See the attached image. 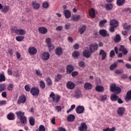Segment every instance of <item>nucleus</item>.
I'll return each mask as SVG.
<instances>
[{"label": "nucleus", "instance_id": "1", "mask_svg": "<svg viewBox=\"0 0 131 131\" xmlns=\"http://www.w3.org/2000/svg\"><path fill=\"white\" fill-rule=\"evenodd\" d=\"M110 90L111 92L116 93L117 95L120 94L121 92V89L119 86H116V84H112L110 85Z\"/></svg>", "mask_w": 131, "mask_h": 131}, {"label": "nucleus", "instance_id": "2", "mask_svg": "<svg viewBox=\"0 0 131 131\" xmlns=\"http://www.w3.org/2000/svg\"><path fill=\"white\" fill-rule=\"evenodd\" d=\"M49 97L50 99H52L53 102L54 103H58L60 101V99H61V97L60 96L55 94L54 92H51L49 95Z\"/></svg>", "mask_w": 131, "mask_h": 131}, {"label": "nucleus", "instance_id": "3", "mask_svg": "<svg viewBox=\"0 0 131 131\" xmlns=\"http://www.w3.org/2000/svg\"><path fill=\"white\" fill-rule=\"evenodd\" d=\"M30 93L32 96H38L39 95V89L37 87H33L30 90Z\"/></svg>", "mask_w": 131, "mask_h": 131}, {"label": "nucleus", "instance_id": "4", "mask_svg": "<svg viewBox=\"0 0 131 131\" xmlns=\"http://www.w3.org/2000/svg\"><path fill=\"white\" fill-rule=\"evenodd\" d=\"M76 112L77 114H83V113H84V106L78 105L76 108Z\"/></svg>", "mask_w": 131, "mask_h": 131}, {"label": "nucleus", "instance_id": "5", "mask_svg": "<svg viewBox=\"0 0 131 131\" xmlns=\"http://www.w3.org/2000/svg\"><path fill=\"white\" fill-rule=\"evenodd\" d=\"M46 43H47V45L48 48H49V51H50V52H51V50H53V49L54 48V45H53L51 43L52 41V39H51V38L48 37L46 39Z\"/></svg>", "mask_w": 131, "mask_h": 131}, {"label": "nucleus", "instance_id": "6", "mask_svg": "<svg viewBox=\"0 0 131 131\" xmlns=\"http://www.w3.org/2000/svg\"><path fill=\"white\" fill-rule=\"evenodd\" d=\"M41 57L43 61H48L50 59V53L45 52L41 54Z\"/></svg>", "mask_w": 131, "mask_h": 131}, {"label": "nucleus", "instance_id": "7", "mask_svg": "<svg viewBox=\"0 0 131 131\" xmlns=\"http://www.w3.org/2000/svg\"><path fill=\"white\" fill-rule=\"evenodd\" d=\"M12 30L14 32H15L16 34H19V35H23L26 33V31L23 29H12Z\"/></svg>", "mask_w": 131, "mask_h": 131}, {"label": "nucleus", "instance_id": "8", "mask_svg": "<svg viewBox=\"0 0 131 131\" xmlns=\"http://www.w3.org/2000/svg\"><path fill=\"white\" fill-rule=\"evenodd\" d=\"M28 52L30 55L33 56L37 53V50L34 47H30L28 49Z\"/></svg>", "mask_w": 131, "mask_h": 131}, {"label": "nucleus", "instance_id": "9", "mask_svg": "<svg viewBox=\"0 0 131 131\" xmlns=\"http://www.w3.org/2000/svg\"><path fill=\"white\" fill-rule=\"evenodd\" d=\"M26 102V96L25 95L21 96L17 100V104H24Z\"/></svg>", "mask_w": 131, "mask_h": 131}, {"label": "nucleus", "instance_id": "10", "mask_svg": "<svg viewBox=\"0 0 131 131\" xmlns=\"http://www.w3.org/2000/svg\"><path fill=\"white\" fill-rule=\"evenodd\" d=\"M99 47V45L98 44H92L90 46V51L91 52V53H94L95 51H97L98 50V48Z\"/></svg>", "mask_w": 131, "mask_h": 131}, {"label": "nucleus", "instance_id": "11", "mask_svg": "<svg viewBox=\"0 0 131 131\" xmlns=\"http://www.w3.org/2000/svg\"><path fill=\"white\" fill-rule=\"evenodd\" d=\"M119 52H122L123 55H127L128 51L126 50V48L123 45H121L120 48L119 49Z\"/></svg>", "mask_w": 131, "mask_h": 131}, {"label": "nucleus", "instance_id": "12", "mask_svg": "<svg viewBox=\"0 0 131 131\" xmlns=\"http://www.w3.org/2000/svg\"><path fill=\"white\" fill-rule=\"evenodd\" d=\"M124 112H125V108L123 107H120L117 110V113L120 116H122L124 114Z\"/></svg>", "mask_w": 131, "mask_h": 131}, {"label": "nucleus", "instance_id": "13", "mask_svg": "<svg viewBox=\"0 0 131 131\" xmlns=\"http://www.w3.org/2000/svg\"><path fill=\"white\" fill-rule=\"evenodd\" d=\"M82 97V94H81V92L79 90H76L75 91V94L74 95V97L76 99H79Z\"/></svg>", "mask_w": 131, "mask_h": 131}, {"label": "nucleus", "instance_id": "14", "mask_svg": "<svg viewBox=\"0 0 131 131\" xmlns=\"http://www.w3.org/2000/svg\"><path fill=\"white\" fill-rule=\"evenodd\" d=\"M110 25L111 26H114L115 27H118V21L116 19H112L110 22Z\"/></svg>", "mask_w": 131, "mask_h": 131}, {"label": "nucleus", "instance_id": "15", "mask_svg": "<svg viewBox=\"0 0 131 131\" xmlns=\"http://www.w3.org/2000/svg\"><path fill=\"white\" fill-rule=\"evenodd\" d=\"M67 86L69 90H73L75 88V84L72 81H69L67 83Z\"/></svg>", "mask_w": 131, "mask_h": 131}, {"label": "nucleus", "instance_id": "16", "mask_svg": "<svg viewBox=\"0 0 131 131\" xmlns=\"http://www.w3.org/2000/svg\"><path fill=\"white\" fill-rule=\"evenodd\" d=\"M38 31L41 34H46L48 32V29L45 27H40L38 28Z\"/></svg>", "mask_w": 131, "mask_h": 131}, {"label": "nucleus", "instance_id": "17", "mask_svg": "<svg viewBox=\"0 0 131 131\" xmlns=\"http://www.w3.org/2000/svg\"><path fill=\"white\" fill-rule=\"evenodd\" d=\"M55 54L57 56H61L63 54V50L61 47H57L55 50Z\"/></svg>", "mask_w": 131, "mask_h": 131}, {"label": "nucleus", "instance_id": "18", "mask_svg": "<svg viewBox=\"0 0 131 131\" xmlns=\"http://www.w3.org/2000/svg\"><path fill=\"white\" fill-rule=\"evenodd\" d=\"M99 34L102 36H109V34L107 33V31L105 29H102L99 31Z\"/></svg>", "mask_w": 131, "mask_h": 131}, {"label": "nucleus", "instance_id": "19", "mask_svg": "<svg viewBox=\"0 0 131 131\" xmlns=\"http://www.w3.org/2000/svg\"><path fill=\"white\" fill-rule=\"evenodd\" d=\"M92 55V52L90 50H84L83 52V56L85 58H90Z\"/></svg>", "mask_w": 131, "mask_h": 131}, {"label": "nucleus", "instance_id": "20", "mask_svg": "<svg viewBox=\"0 0 131 131\" xmlns=\"http://www.w3.org/2000/svg\"><path fill=\"white\" fill-rule=\"evenodd\" d=\"M88 129V126L85 123H82L80 127H79V130L80 131L86 130Z\"/></svg>", "mask_w": 131, "mask_h": 131}, {"label": "nucleus", "instance_id": "21", "mask_svg": "<svg viewBox=\"0 0 131 131\" xmlns=\"http://www.w3.org/2000/svg\"><path fill=\"white\" fill-rule=\"evenodd\" d=\"M63 14L66 19H69L71 17V12L68 10H64Z\"/></svg>", "mask_w": 131, "mask_h": 131}, {"label": "nucleus", "instance_id": "22", "mask_svg": "<svg viewBox=\"0 0 131 131\" xmlns=\"http://www.w3.org/2000/svg\"><path fill=\"white\" fill-rule=\"evenodd\" d=\"M32 6L35 10H38L40 8V4L35 2H32Z\"/></svg>", "mask_w": 131, "mask_h": 131}, {"label": "nucleus", "instance_id": "23", "mask_svg": "<svg viewBox=\"0 0 131 131\" xmlns=\"http://www.w3.org/2000/svg\"><path fill=\"white\" fill-rule=\"evenodd\" d=\"M74 70L73 67L71 65L67 66V73L68 74H70Z\"/></svg>", "mask_w": 131, "mask_h": 131}, {"label": "nucleus", "instance_id": "24", "mask_svg": "<svg viewBox=\"0 0 131 131\" xmlns=\"http://www.w3.org/2000/svg\"><path fill=\"white\" fill-rule=\"evenodd\" d=\"M99 55L100 56H102V60H105V59H106V56L107 55V54L106 53V52H105V51H104V50H100V52H99Z\"/></svg>", "mask_w": 131, "mask_h": 131}, {"label": "nucleus", "instance_id": "25", "mask_svg": "<svg viewBox=\"0 0 131 131\" xmlns=\"http://www.w3.org/2000/svg\"><path fill=\"white\" fill-rule=\"evenodd\" d=\"M15 114L17 115L18 118L19 119H20V118L25 117L24 115L25 113L21 111H18V112H16L15 113Z\"/></svg>", "mask_w": 131, "mask_h": 131}, {"label": "nucleus", "instance_id": "26", "mask_svg": "<svg viewBox=\"0 0 131 131\" xmlns=\"http://www.w3.org/2000/svg\"><path fill=\"white\" fill-rule=\"evenodd\" d=\"M86 30V26L83 25L81 27L78 29V31L81 34H83L84 31Z\"/></svg>", "mask_w": 131, "mask_h": 131}, {"label": "nucleus", "instance_id": "27", "mask_svg": "<svg viewBox=\"0 0 131 131\" xmlns=\"http://www.w3.org/2000/svg\"><path fill=\"white\" fill-rule=\"evenodd\" d=\"M8 120H15V114L11 113L7 115Z\"/></svg>", "mask_w": 131, "mask_h": 131}, {"label": "nucleus", "instance_id": "28", "mask_svg": "<svg viewBox=\"0 0 131 131\" xmlns=\"http://www.w3.org/2000/svg\"><path fill=\"white\" fill-rule=\"evenodd\" d=\"M105 8L107 11H111L113 9V4L111 3H107L105 4Z\"/></svg>", "mask_w": 131, "mask_h": 131}, {"label": "nucleus", "instance_id": "29", "mask_svg": "<svg viewBox=\"0 0 131 131\" xmlns=\"http://www.w3.org/2000/svg\"><path fill=\"white\" fill-rule=\"evenodd\" d=\"M61 79H62V75L60 74H57L55 77V81H56V82H58L60 81Z\"/></svg>", "mask_w": 131, "mask_h": 131}, {"label": "nucleus", "instance_id": "30", "mask_svg": "<svg viewBox=\"0 0 131 131\" xmlns=\"http://www.w3.org/2000/svg\"><path fill=\"white\" fill-rule=\"evenodd\" d=\"M2 10V12L3 13H8L9 12V10H10V7L8 6H3Z\"/></svg>", "mask_w": 131, "mask_h": 131}, {"label": "nucleus", "instance_id": "31", "mask_svg": "<svg viewBox=\"0 0 131 131\" xmlns=\"http://www.w3.org/2000/svg\"><path fill=\"white\" fill-rule=\"evenodd\" d=\"M114 40L115 42H118L121 40V37L120 36V34H117L115 37H114Z\"/></svg>", "mask_w": 131, "mask_h": 131}, {"label": "nucleus", "instance_id": "32", "mask_svg": "<svg viewBox=\"0 0 131 131\" xmlns=\"http://www.w3.org/2000/svg\"><path fill=\"white\" fill-rule=\"evenodd\" d=\"M3 81H6V76L4 72L0 74V82H3Z\"/></svg>", "mask_w": 131, "mask_h": 131}, {"label": "nucleus", "instance_id": "33", "mask_svg": "<svg viewBox=\"0 0 131 131\" xmlns=\"http://www.w3.org/2000/svg\"><path fill=\"white\" fill-rule=\"evenodd\" d=\"M89 14L90 15L91 17L92 18H95L96 16V13L95 12V9L92 8L89 10Z\"/></svg>", "mask_w": 131, "mask_h": 131}, {"label": "nucleus", "instance_id": "34", "mask_svg": "<svg viewBox=\"0 0 131 131\" xmlns=\"http://www.w3.org/2000/svg\"><path fill=\"white\" fill-rule=\"evenodd\" d=\"M67 119L68 121H74V119H75V116H74V115L71 114L68 117Z\"/></svg>", "mask_w": 131, "mask_h": 131}, {"label": "nucleus", "instance_id": "35", "mask_svg": "<svg viewBox=\"0 0 131 131\" xmlns=\"http://www.w3.org/2000/svg\"><path fill=\"white\" fill-rule=\"evenodd\" d=\"M118 99V96L116 95V94H114L111 96V100L112 101H117Z\"/></svg>", "mask_w": 131, "mask_h": 131}, {"label": "nucleus", "instance_id": "36", "mask_svg": "<svg viewBox=\"0 0 131 131\" xmlns=\"http://www.w3.org/2000/svg\"><path fill=\"white\" fill-rule=\"evenodd\" d=\"M107 23V20L103 19L99 21V26L100 27H104L105 26V24Z\"/></svg>", "mask_w": 131, "mask_h": 131}, {"label": "nucleus", "instance_id": "37", "mask_svg": "<svg viewBox=\"0 0 131 131\" xmlns=\"http://www.w3.org/2000/svg\"><path fill=\"white\" fill-rule=\"evenodd\" d=\"M125 3V0H117V6H123Z\"/></svg>", "mask_w": 131, "mask_h": 131}, {"label": "nucleus", "instance_id": "38", "mask_svg": "<svg viewBox=\"0 0 131 131\" xmlns=\"http://www.w3.org/2000/svg\"><path fill=\"white\" fill-rule=\"evenodd\" d=\"M39 86L42 90H45V89L46 88V83H45V81L42 80L40 81Z\"/></svg>", "mask_w": 131, "mask_h": 131}, {"label": "nucleus", "instance_id": "39", "mask_svg": "<svg viewBox=\"0 0 131 131\" xmlns=\"http://www.w3.org/2000/svg\"><path fill=\"white\" fill-rule=\"evenodd\" d=\"M84 88L86 90H91L92 89V84L90 83H85L84 84Z\"/></svg>", "mask_w": 131, "mask_h": 131}, {"label": "nucleus", "instance_id": "40", "mask_svg": "<svg viewBox=\"0 0 131 131\" xmlns=\"http://www.w3.org/2000/svg\"><path fill=\"white\" fill-rule=\"evenodd\" d=\"M72 56H73V58H74L75 59V58L77 59V58L78 57V56H79V52H78L77 51H74L72 53Z\"/></svg>", "mask_w": 131, "mask_h": 131}, {"label": "nucleus", "instance_id": "41", "mask_svg": "<svg viewBox=\"0 0 131 131\" xmlns=\"http://www.w3.org/2000/svg\"><path fill=\"white\" fill-rule=\"evenodd\" d=\"M96 91L99 92H103L104 91V88H103L102 86L97 85L96 87Z\"/></svg>", "mask_w": 131, "mask_h": 131}, {"label": "nucleus", "instance_id": "42", "mask_svg": "<svg viewBox=\"0 0 131 131\" xmlns=\"http://www.w3.org/2000/svg\"><path fill=\"white\" fill-rule=\"evenodd\" d=\"M19 120H20V122L21 123H22V124H26L27 122V119H26V117H25V116L19 119Z\"/></svg>", "mask_w": 131, "mask_h": 131}, {"label": "nucleus", "instance_id": "43", "mask_svg": "<svg viewBox=\"0 0 131 131\" xmlns=\"http://www.w3.org/2000/svg\"><path fill=\"white\" fill-rule=\"evenodd\" d=\"M116 67H117V62H114L111 65L110 69V70H114Z\"/></svg>", "mask_w": 131, "mask_h": 131}, {"label": "nucleus", "instance_id": "44", "mask_svg": "<svg viewBox=\"0 0 131 131\" xmlns=\"http://www.w3.org/2000/svg\"><path fill=\"white\" fill-rule=\"evenodd\" d=\"M46 82L48 85H52L53 84V82L52 81V79L49 77H48L46 79Z\"/></svg>", "mask_w": 131, "mask_h": 131}, {"label": "nucleus", "instance_id": "45", "mask_svg": "<svg viewBox=\"0 0 131 131\" xmlns=\"http://www.w3.org/2000/svg\"><path fill=\"white\" fill-rule=\"evenodd\" d=\"M35 74L37 75V76H38L39 77H41V76H42L41 71H40V70H35Z\"/></svg>", "mask_w": 131, "mask_h": 131}, {"label": "nucleus", "instance_id": "46", "mask_svg": "<svg viewBox=\"0 0 131 131\" xmlns=\"http://www.w3.org/2000/svg\"><path fill=\"white\" fill-rule=\"evenodd\" d=\"M123 28L126 30H129L130 29V25H127V23H125L123 25Z\"/></svg>", "mask_w": 131, "mask_h": 131}, {"label": "nucleus", "instance_id": "47", "mask_svg": "<svg viewBox=\"0 0 131 131\" xmlns=\"http://www.w3.org/2000/svg\"><path fill=\"white\" fill-rule=\"evenodd\" d=\"M73 21H77L80 19V15H74L72 17Z\"/></svg>", "mask_w": 131, "mask_h": 131}, {"label": "nucleus", "instance_id": "48", "mask_svg": "<svg viewBox=\"0 0 131 131\" xmlns=\"http://www.w3.org/2000/svg\"><path fill=\"white\" fill-rule=\"evenodd\" d=\"M16 39L17 41H22L24 39V36H18L16 37Z\"/></svg>", "mask_w": 131, "mask_h": 131}, {"label": "nucleus", "instance_id": "49", "mask_svg": "<svg viewBox=\"0 0 131 131\" xmlns=\"http://www.w3.org/2000/svg\"><path fill=\"white\" fill-rule=\"evenodd\" d=\"M107 100V95H104L101 97L100 101L101 102H105Z\"/></svg>", "mask_w": 131, "mask_h": 131}, {"label": "nucleus", "instance_id": "50", "mask_svg": "<svg viewBox=\"0 0 131 131\" xmlns=\"http://www.w3.org/2000/svg\"><path fill=\"white\" fill-rule=\"evenodd\" d=\"M6 90V85L5 84H0V93Z\"/></svg>", "mask_w": 131, "mask_h": 131}, {"label": "nucleus", "instance_id": "51", "mask_svg": "<svg viewBox=\"0 0 131 131\" xmlns=\"http://www.w3.org/2000/svg\"><path fill=\"white\" fill-rule=\"evenodd\" d=\"M29 122L32 126L34 125L35 122H34V119L33 118V117L30 118Z\"/></svg>", "mask_w": 131, "mask_h": 131}, {"label": "nucleus", "instance_id": "52", "mask_svg": "<svg viewBox=\"0 0 131 131\" xmlns=\"http://www.w3.org/2000/svg\"><path fill=\"white\" fill-rule=\"evenodd\" d=\"M14 89V85L12 83L9 84L7 90L8 91H12Z\"/></svg>", "mask_w": 131, "mask_h": 131}, {"label": "nucleus", "instance_id": "53", "mask_svg": "<svg viewBox=\"0 0 131 131\" xmlns=\"http://www.w3.org/2000/svg\"><path fill=\"white\" fill-rule=\"evenodd\" d=\"M49 6V3L48 2H44L42 4V7L44 9H48Z\"/></svg>", "mask_w": 131, "mask_h": 131}, {"label": "nucleus", "instance_id": "54", "mask_svg": "<svg viewBox=\"0 0 131 131\" xmlns=\"http://www.w3.org/2000/svg\"><path fill=\"white\" fill-rule=\"evenodd\" d=\"M79 66L81 68H84L85 67V63L83 61H79Z\"/></svg>", "mask_w": 131, "mask_h": 131}, {"label": "nucleus", "instance_id": "55", "mask_svg": "<svg viewBox=\"0 0 131 131\" xmlns=\"http://www.w3.org/2000/svg\"><path fill=\"white\" fill-rule=\"evenodd\" d=\"M103 131H115V127L106 128L103 129Z\"/></svg>", "mask_w": 131, "mask_h": 131}, {"label": "nucleus", "instance_id": "56", "mask_svg": "<svg viewBox=\"0 0 131 131\" xmlns=\"http://www.w3.org/2000/svg\"><path fill=\"white\" fill-rule=\"evenodd\" d=\"M115 28H116V27H115L113 26H111L109 28L110 32H114L115 31Z\"/></svg>", "mask_w": 131, "mask_h": 131}, {"label": "nucleus", "instance_id": "57", "mask_svg": "<svg viewBox=\"0 0 131 131\" xmlns=\"http://www.w3.org/2000/svg\"><path fill=\"white\" fill-rule=\"evenodd\" d=\"M55 110H56V111H57V112H61V111H62V107H61V106H55Z\"/></svg>", "mask_w": 131, "mask_h": 131}, {"label": "nucleus", "instance_id": "58", "mask_svg": "<svg viewBox=\"0 0 131 131\" xmlns=\"http://www.w3.org/2000/svg\"><path fill=\"white\" fill-rule=\"evenodd\" d=\"M39 131H46V128L45 126L41 125L39 127Z\"/></svg>", "mask_w": 131, "mask_h": 131}, {"label": "nucleus", "instance_id": "59", "mask_svg": "<svg viewBox=\"0 0 131 131\" xmlns=\"http://www.w3.org/2000/svg\"><path fill=\"white\" fill-rule=\"evenodd\" d=\"M115 73H116V74H121L123 73V70H115Z\"/></svg>", "mask_w": 131, "mask_h": 131}, {"label": "nucleus", "instance_id": "60", "mask_svg": "<svg viewBox=\"0 0 131 131\" xmlns=\"http://www.w3.org/2000/svg\"><path fill=\"white\" fill-rule=\"evenodd\" d=\"M115 56V52H114V50H111L110 53V56L112 58V57H114Z\"/></svg>", "mask_w": 131, "mask_h": 131}, {"label": "nucleus", "instance_id": "61", "mask_svg": "<svg viewBox=\"0 0 131 131\" xmlns=\"http://www.w3.org/2000/svg\"><path fill=\"white\" fill-rule=\"evenodd\" d=\"M25 90L26 91V92H30V87H29V85H26L25 86Z\"/></svg>", "mask_w": 131, "mask_h": 131}, {"label": "nucleus", "instance_id": "62", "mask_svg": "<svg viewBox=\"0 0 131 131\" xmlns=\"http://www.w3.org/2000/svg\"><path fill=\"white\" fill-rule=\"evenodd\" d=\"M6 104H7V101H0V106H4V105H6Z\"/></svg>", "mask_w": 131, "mask_h": 131}, {"label": "nucleus", "instance_id": "63", "mask_svg": "<svg viewBox=\"0 0 131 131\" xmlns=\"http://www.w3.org/2000/svg\"><path fill=\"white\" fill-rule=\"evenodd\" d=\"M78 74V72L77 71L73 72L72 73V76H73V77H74V76H76V75H77Z\"/></svg>", "mask_w": 131, "mask_h": 131}, {"label": "nucleus", "instance_id": "64", "mask_svg": "<svg viewBox=\"0 0 131 131\" xmlns=\"http://www.w3.org/2000/svg\"><path fill=\"white\" fill-rule=\"evenodd\" d=\"M58 130L59 131H66V129L63 127H60L58 128Z\"/></svg>", "mask_w": 131, "mask_h": 131}]
</instances>
